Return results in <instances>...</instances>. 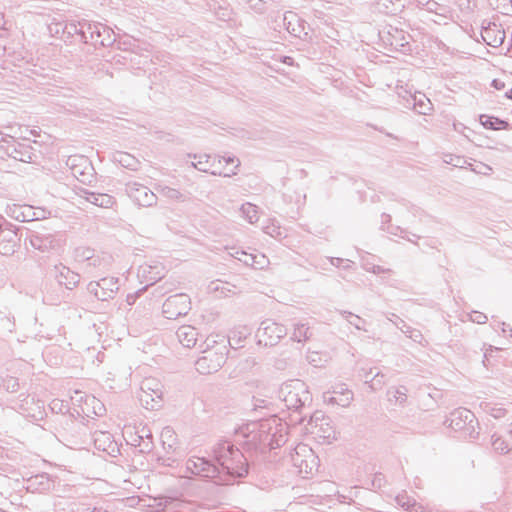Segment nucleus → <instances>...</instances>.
<instances>
[{"label":"nucleus","mask_w":512,"mask_h":512,"mask_svg":"<svg viewBox=\"0 0 512 512\" xmlns=\"http://www.w3.org/2000/svg\"><path fill=\"white\" fill-rule=\"evenodd\" d=\"M212 455L214 461L206 457H190L186 461V470L217 485H230L248 474V460L232 442L218 441L212 448Z\"/></svg>","instance_id":"f257e3e1"},{"label":"nucleus","mask_w":512,"mask_h":512,"mask_svg":"<svg viewBox=\"0 0 512 512\" xmlns=\"http://www.w3.org/2000/svg\"><path fill=\"white\" fill-rule=\"evenodd\" d=\"M279 418L272 415L268 418L258 421H252L240 428L239 433L245 438V447L247 450H260L265 452L271 441V431L276 428Z\"/></svg>","instance_id":"f03ea898"},{"label":"nucleus","mask_w":512,"mask_h":512,"mask_svg":"<svg viewBox=\"0 0 512 512\" xmlns=\"http://www.w3.org/2000/svg\"><path fill=\"white\" fill-rule=\"evenodd\" d=\"M278 397L285 403L287 409L297 412L312 402V395L307 385L300 379L283 383L279 388Z\"/></svg>","instance_id":"7ed1b4c3"},{"label":"nucleus","mask_w":512,"mask_h":512,"mask_svg":"<svg viewBox=\"0 0 512 512\" xmlns=\"http://www.w3.org/2000/svg\"><path fill=\"white\" fill-rule=\"evenodd\" d=\"M80 41L86 44L109 47L115 42L114 32L111 28L101 23H91L88 20L81 21Z\"/></svg>","instance_id":"20e7f679"},{"label":"nucleus","mask_w":512,"mask_h":512,"mask_svg":"<svg viewBox=\"0 0 512 512\" xmlns=\"http://www.w3.org/2000/svg\"><path fill=\"white\" fill-rule=\"evenodd\" d=\"M448 426L454 431L463 432L469 438H476L478 432L475 430V425L478 421L473 412L466 408H458L451 412L450 417L446 420Z\"/></svg>","instance_id":"39448f33"},{"label":"nucleus","mask_w":512,"mask_h":512,"mask_svg":"<svg viewBox=\"0 0 512 512\" xmlns=\"http://www.w3.org/2000/svg\"><path fill=\"white\" fill-rule=\"evenodd\" d=\"M24 242L40 252L59 251L62 247L60 238L56 234L46 231L26 229Z\"/></svg>","instance_id":"423d86ee"},{"label":"nucleus","mask_w":512,"mask_h":512,"mask_svg":"<svg viewBox=\"0 0 512 512\" xmlns=\"http://www.w3.org/2000/svg\"><path fill=\"white\" fill-rule=\"evenodd\" d=\"M66 165L79 182L91 185L96 181L95 169L87 157L82 155L69 156Z\"/></svg>","instance_id":"0eeeda50"},{"label":"nucleus","mask_w":512,"mask_h":512,"mask_svg":"<svg viewBox=\"0 0 512 512\" xmlns=\"http://www.w3.org/2000/svg\"><path fill=\"white\" fill-rule=\"evenodd\" d=\"M286 335V327L270 319L262 321L256 332L258 344L264 346H274Z\"/></svg>","instance_id":"6e6552de"},{"label":"nucleus","mask_w":512,"mask_h":512,"mask_svg":"<svg viewBox=\"0 0 512 512\" xmlns=\"http://www.w3.org/2000/svg\"><path fill=\"white\" fill-rule=\"evenodd\" d=\"M382 42L390 47L391 51L407 54L412 51L411 36L405 31L390 27L388 31L379 33Z\"/></svg>","instance_id":"1a4fd4ad"},{"label":"nucleus","mask_w":512,"mask_h":512,"mask_svg":"<svg viewBox=\"0 0 512 512\" xmlns=\"http://www.w3.org/2000/svg\"><path fill=\"white\" fill-rule=\"evenodd\" d=\"M191 310V300L187 294L179 293L168 297L162 305V313L167 319L185 316Z\"/></svg>","instance_id":"9d476101"},{"label":"nucleus","mask_w":512,"mask_h":512,"mask_svg":"<svg viewBox=\"0 0 512 512\" xmlns=\"http://www.w3.org/2000/svg\"><path fill=\"white\" fill-rule=\"evenodd\" d=\"M118 289V278L115 277H105L87 285V291L101 301L113 299Z\"/></svg>","instance_id":"9b49d317"},{"label":"nucleus","mask_w":512,"mask_h":512,"mask_svg":"<svg viewBox=\"0 0 512 512\" xmlns=\"http://www.w3.org/2000/svg\"><path fill=\"white\" fill-rule=\"evenodd\" d=\"M127 195L139 206L150 207L156 204L157 196L146 186L137 182L125 184Z\"/></svg>","instance_id":"f8f14e48"},{"label":"nucleus","mask_w":512,"mask_h":512,"mask_svg":"<svg viewBox=\"0 0 512 512\" xmlns=\"http://www.w3.org/2000/svg\"><path fill=\"white\" fill-rule=\"evenodd\" d=\"M226 362L224 352L208 351L195 362L196 370L203 375L217 372Z\"/></svg>","instance_id":"ddd939ff"},{"label":"nucleus","mask_w":512,"mask_h":512,"mask_svg":"<svg viewBox=\"0 0 512 512\" xmlns=\"http://www.w3.org/2000/svg\"><path fill=\"white\" fill-rule=\"evenodd\" d=\"M283 26L293 36L308 41L311 39L306 26L309 25L301 19L295 12L287 11L283 15Z\"/></svg>","instance_id":"4468645a"},{"label":"nucleus","mask_w":512,"mask_h":512,"mask_svg":"<svg viewBox=\"0 0 512 512\" xmlns=\"http://www.w3.org/2000/svg\"><path fill=\"white\" fill-rule=\"evenodd\" d=\"M51 274L56 279L59 285L64 286L66 289L72 290L80 282L81 276L72 271L69 267L59 263L53 267Z\"/></svg>","instance_id":"2eb2a0df"},{"label":"nucleus","mask_w":512,"mask_h":512,"mask_svg":"<svg viewBox=\"0 0 512 512\" xmlns=\"http://www.w3.org/2000/svg\"><path fill=\"white\" fill-rule=\"evenodd\" d=\"M481 37L491 47H500L505 40V32L495 22L484 20L481 26Z\"/></svg>","instance_id":"dca6fc26"},{"label":"nucleus","mask_w":512,"mask_h":512,"mask_svg":"<svg viewBox=\"0 0 512 512\" xmlns=\"http://www.w3.org/2000/svg\"><path fill=\"white\" fill-rule=\"evenodd\" d=\"M75 193L87 202L102 208H111L115 204V198L105 193H95L86 188L79 187Z\"/></svg>","instance_id":"f3484780"},{"label":"nucleus","mask_w":512,"mask_h":512,"mask_svg":"<svg viewBox=\"0 0 512 512\" xmlns=\"http://www.w3.org/2000/svg\"><path fill=\"white\" fill-rule=\"evenodd\" d=\"M295 455H292V462L293 465L299 468L300 473H311L312 472V465H309L308 459L305 458L301 460V462H298L299 456L304 455L305 457L311 458V463L314 462L315 456L312 451V449L308 448L307 445L300 444L295 448Z\"/></svg>","instance_id":"a211bd4d"},{"label":"nucleus","mask_w":512,"mask_h":512,"mask_svg":"<svg viewBox=\"0 0 512 512\" xmlns=\"http://www.w3.org/2000/svg\"><path fill=\"white\" fill-rule=\"evenodd\" d=\"M7 153L14 159L26 163L33 162L34 158L36 157L33 148L25 143H17L9 146L7 148Z\"/></svg>","instance_id":"6ab92c4d"},{"label":"nucleus","mask_w":512,"mask_h":512,"mask_svg":"<svg viewBox=\"0 0 512 512\" xmlns=\"http://www.w3.org/2000/svg\"><path fill=\"white\" fill-rule=\"evenodd\" d=\"M406 0H378L374 7L379 13L385 15H396L405 7Z\"/></svg>","instance_id":"aec40b11"},{"label":"nucleus","mask_w":512,"mask_h":512,"mask_svg":"<svg viewBox=\"0 0 512 512\" xmlns=\"http://www.w3.org/2000/svg\"><path fill=\"white\" fill-rule=\"evenodd\" d=\"M176 336L184 347L191 348L194 347L197 342L198 332L196 328L191 325H183L176 331Z\"/></svg>","instance_id":"412c9836"},{"label":"nucleus","mask_w":512,"mask_h":512,"mask_svg":"<svg viewBox=\"0 0 512 512\" xmlns=\"http://www.w3.org/2000/svg\"><path fill=\"white\" fill-rule=\"evenodd\" d=\"M271 441L268 443V450L281 447L287 440V424L283 423L279 418L276 428L271 431Z\"/></svg>","instance_id":"4be33fe9"},{"label":"nucleus","mask_w":512,"mask_h":512,"mask_svg":"<svg viewBox=\"0 0 512 512\" xmlns=\"http://www.w3.org/2000/svg\"><path fill=\"white\" fill-rule=\"evenodd\" d=\"M413 109L421 115H428L432 111L433 106L429 98L421 92L411 95Z\"/></svg>","instance_id":"5701e85b"},{"label":"nucleus","mask_w":512,"mask_h":512,"mask_svg":"<svg viewBox=\"0 0 512 512\" xmlns=\"http://www.w3.org/2000/svg\"><path fill=\"white\" fill-rule=\"evenodd\" d=\"M480 122L485 128L491 130H505L509 127L507 121L494 116L480 115Z\"/></svg>","instance_id":"b1692460"},{"label":"nucleus","mask_w":512,"mask_h":512,"mask_svg":"<svg viewBox=\"0 0 512 512\" xmlns=\"http://www.w3.org/2000/svg\"><path fill=\"white\" fill-rule=\"evenodd\" d=\"M324 399L328 404L347 407L353 399V393L350 390H345V392H340V395L327 396L325 394Z\"/></svg>","instance_id":"393cba45"},{"label":"nucleus","mask_w":512,"mask_h":512,"mask_svg":"<svg viewBox=\"0 0 512 512\" xmlns=\"http://www.w3.org/2000/svg\"><path fill=\"white\" fill-rule=\"evenodd\" d=\"M0 390L8 393H16L20 390L19 379L11 375L0 374Z\"/></svg>","instance_id":"a878e982"},{"label":"nucleus","mask_w":512,"mask_h":512,"mask_svg":"<svg viewBox=\"0 0 512 512\" xmlns=\"http://www.w3.org/2000/svg\"><path fill=\"white\" fill-rule=\"evenodd\" d=\"M115 161L122 167L135 171L138 169L139 161L131 154L119 152L115 155Z\"/></svg>","instance_id":"bb28decb"},{"label":"nucleus","mask_w":512,"mask_h":512,"mask_svg":"<svg viewBox=\"0 0 512 512\" xmlns=\"http://www.w3.org/2000/svg\"><path fill=\"white\" fill-rule=\"evenodd\" d=\"M489 5L503 15H512V0H487Z\"/></svg>","instance_id":"cd10ccee"},{"label":"nucleus","mask_w":512,"mask_h":512,"mask_svg":"<svg viewBox=\"0 0 512 512\" xmlns=\"http://www.w3.org/2000/svg\"><path fill=\"white\" fill-rule=\"evenodd\" d=\"M193 158L195 160H197V162H192V166L194 168H196L197 170H199L201 172H206V173L210 172L211 173V171H210L211 165L209 163L211 157L209 155H207V154L196 155L195 154V155H193Z\"/></svg>","instance_id":"c85d7f7f"},{"label":"nucleus","mask_w":512,"mask_h":512,"mask_svg":"<svg viewBox=\"0 0 512 512\" xmlns=\"http://www.w3.org/2000/svg\"><path fill=\"white\" fill-rule=\"evenodd\" d=\"M331 420L330 418L325 421L324 423H320L318 428H315L314 430L312 429V434H315L319 437H323V438H326V439H329L331 436L334 435V429L333 427L331 426Z\"/></svg>","instance_id":"c756f323"},{"label":"nucleus","mask_w":512,"mask_h":512,"mask_svg":"<svg viewBox=\"0 0 512 512\" xmlns=\"http://www.w3.org/2000/svg\"><path fill=\"white\" fill-rule=\"evenodd\" d=\"M329 419V417H327L324 412L322 411H315L310 417H309V420H308V423H307V430H309L310 432H312V429L314 430L315 428H318L319 424L321 423H324L325 421H327Z\"/></svg>","instance_id":"7c9ffc66"},{"label":"nucleus","mask_w":512,"mask_h":512,"mask_svg":"<svg viewBox=\"0 0 512 512\" xmlns=\"http://www.w3.org/2000/svg\"><path fill=\"white\" fill-rule=\"evenodd\" d=\"M243 216L250 222L255 223L258 221L257 206L251 203H245L241 207Z\"/></svg>","instance_id":"2f4dec72"},{"label":"nucleus","mask_w":512,"mask_h":512,"mask_svg":"<svg viewBox=\"0 0 512 512\" xmlns=\"http://www.w3.org/2000/svg\"><path fill=\"white\" fill-rule=\"evenodd\" d=\"M309 328L305 324L295 325L294 332L292 333L291 339L293 341L302 342L310 338Z\"/></svg>","instance_id":"473e14b6"},{"label":"nucleus","mask_w":512,"mask_h":512,"mask_svg":"<svg viewBox=\"0 0 512 512\" xmlns=\"http://www.w3.org/2000/svg\"><path fill=\"white\" fill-rule=\"evenodd\" d=\"M491 441L492 447L496 452L500 454H506L510 451L507 442L501 436L493 434L491 437Z\"/></svg>","instance_id":"72a5a7b5"},{"label":"nucleus","mask_w":512,"mask_h":512,"mask_svg":"<svg viewBox=\"0 0 512 512\" xmlns=\"http://www.w3.org/2000/svg\"><path fill=\"white\" fill-rule=\"evenodd\" d=\"M341 314L356 329L365 331V328L363 327V324H365L364 319H362L358 315H355L349 311H342Z\"/></svg>","instance_id":"f704fd0d"},{"label":"nucleus","mask_w":512,"mask_h":512,"mask_svg":"<svg viewBox=\"0 0 512 512\" xmlns=\"http://www.w3.org/2000/svg\"><path fill=\"white\" fill-rule=\"evenodd\" d=\"M161 279V276H151L149 280L153 281L151 285L156 283L158 280ZM150 286V284L144 286L143 288L139 289L137 292L128 294L126 297V302L129 306H132L135 304L136 300L143 294V292Z\"/></svg>","instance_id":"c9c22d12"},{"label":"nucleus","mask_w":512,"mask_h":512,"mask_svg":"<svg viewBox=\"0 0 512 512\" xmlns=\"http://www.w3.org/2000/svg\"><path fill=\"white\" fill-rule=\"evenodd\" d=\"M161 194L170 200L185 201L186 199L179 190L168 186L161 188Z\"/></svg>","instance_id":"e433bc0d"},{"label":"nucleus","mask_w":512,"mask_h":512,"mask_svg":"<svg viewBox=\"0 0 512 512\" xmlns=\"http://www.w3.org/2000/svg\"><path fill=\"white\" fill-rule=\"evenodd\" d=\"M223 160L226 162V164H233L234 165V169H232L230 172H225V173L213 170V171H211V174L212 175H220V176L222 175L224 177H230L232 175H235L236 174V169L240 165L239 159L236 158L235 156H228V157H223Z\"/></svg>","instance_id":"4c0bfd02"},{"label":"nucleus","mask_w":512,"mask_h":512,"mask_svg":"<svg viewBox=\"0 0 512 512\" xmlns=\"http://www.w3.org/2000/svg\"><path fill=\"white\" fill-rule=\"evenodd\" d=\"M79 28H81V21H78V22H69L65 25L64 27V30H63V34L64 35H67V38H72L73 36H79L80 37V30Z\"/></svg>","instance_id":"58836bf2"},{"label":"nucleus","mask_w":512,"mask_h":512,"mask_svg":"<svg viewBox=\"0 0 512 512\" xmlns=\"http://www.w3.org/2000/svg\"><path fill=\"white\" fill-rule=\"evenodd\" d=\"M444 162L454 167L462 168L467 163V160L463 156L447 154L444 156Z\"/></svg>","instance_id":"ea45409f"},{"label":"nucleus","mask_w":512,"mask_h":512,"mask_svg":"<svg viewBox=\"0 0 512 512\" xmlns=\"http://www.w3.org/2000/svg\"><path fill=\"white\" fill-rule=\"evenodd\" d=\"M407 392L408 389L405 386H399L395 388L393 391L389 390V394H393V397L395 398L396 402L400 405H403L407 400Z\"/></svg>","instance_id":"a19ab883"},{"label":"nucleus","mask_w":512,"mask_h":512,"mask_svg":"<svg viewBox=\"0 0 512 512\" xmlns=\"http://www.w3.org/2000/svg\"><path fill=\"white\" fill-rule=\"evenodd\" d=\"M0 238H1L0 241H5V242L13 241V242L17 243V241L19 240L17 232L15 230L3 229L2 224H0Z\"/></svg>","instance_id":"79ce46f5"},{"label":"nucleus","mask_w":512,"mask_h":512,"mask_svg":"<svg viewBox=\"0 0 512 512\" xmlns=\"http://www.w3.org/2000/svg\"><path fill=\"white\" fill-rule=\"evenodd\" d=\"M245 3L250 9L254 10L257 13H264L266 10L265 0H241Z\"/></svg>","instance_id":"37998d69"},{"label":"nucleus","mask_w":512,"mask_h":512,"mask_svg":"<svg viewBox=\"0 0 512 512\" xmlns=\"http://www.w3.org/2000/svg\"><path fill=\"white\" fill-rule=\"evenodd\" d=\"M16 246H17V243L13 242V241H10V242L0 241V254H2L4 256L12 255L16 251Z\"/></svg>","instance_id":"c03bdc74"},{"label":"nucleus","mask_w":512,"mask_h":512,"mask_svg":"<svg viewBox=\"0 0 512 512\" xmlns=\"http://www.w3.org/2000/svg\"><path fill=\"white\" fill-rule=\"evenodd\" d=\"M236 254H241V257L235 256V258L242 263H244L246 266L254 267L253 259H254V253H248L244 250L236 249Z\"/></svg>","instance_id":"a18cd8bd"},{"label":"nucleus","mask_w":512,"mask_h":512,"mask_svg":"<svg viewBox=\"0 0 512 512\" xmlns=\"http://www.w3.org/2000/svg\"><path fill=\"white\" fill-rule=\"evenodd\" d=\"M386 318L391 321L399 330H401L404 333V330L409 327V325L406 324V322L401 319L398 315L394 313L386 314Z\"/></svg>","instance_id":"49530a36"},{"label":"nucleus","mask_w":512,"mask_h":512,"mask_svg":"<svg viewBox=\"0 0 512 512\" xmlns=\"http://www.w3.org/2000/svg\"><path fill=\"white\" fill-rule=\"evenodd\" d=\"M94 255V250L88 247H80L76 250L77 258L83 261H90Z\"/></svg>","instance_id":"de8ad7c7"},{"label":"nucleus","mask_w":512,"mask_h":512,"mask_svg":"<svg viewBox=\"0 0 512 512\" xmlns=\"http://www.w3.org/2000/svg\"><path fill=\"white\" fill-rule=\"evenodd\" d=\"M404 334L412 339L414 342L421 344L423 340V335L420 330L414 329L411 326L407 327L406 330H404Z\"/></svg>","instance_id":"09e8293b"},{"label":"nucleus","mask_w":512,"mask_h":512,"mask_svg":"<svg viewBox=\"0 0 512 512\" xmlns=\"http://www.w3.org/2000/svg\"><path fill=\"white\" fill-rule=\"evenodd\" d=\"M254 269H263L269 263L268 258L262 253H254L253 259Z\"/></svg>","instance_id":"8fccbe9b"},{"label":"nucleus","mask_w":512,"mask_h":512,"mask_svg":"<svg viewBox=\"0 0 512 512\" xmlns=\"http://www.w3.org/2000/svg\"><path fill=\"white\" fill-rule=\"evenodd\" d=\"M428 12H433L438 15H442L446 10L445 7L434 0H430L424 7Z\"/></svg>","instance_id":"3c124183"},{"label":"nucleus","mask_w":512,"mask_h":512,"mask_svg":"<svg viewBox=\"0 0 512 512\" xmlns=\"http://www.w3.org/2000/svg\"><path fill=\"white\" fill-rule=\"evenodd\" d=\"M384 377H385V375L382 374L381 372H379V371L375 372V374L371 378L370 387L373 390L380 388L384 383Z\"/></svg>","instance_id":"603ef678"},{"label":"nucleus","mask_w":512,"mask_h":512,"mask_svg":"<svg viewBox=\"0 0 512 512\" xmlns=\"http://www.w3.org/2000/svg\"><path fill=\"white\" fill-rule=\"evenodd\" d=\"M380 229L392 235L406 233V230L402 229L400 226H396L393 224H389L388 226L381 225Z\"/></svg>","instance_id":"864d4df0"},{"label":"nucleus","mask_w":512,"mask_h":512,"mask_svg":"<svg viewBox=\"0 0 512 512\" xmlns=\"http://www.w3.org/2000/svg\"><path fill=\"white\" fill-rule=\"evenodd\" d=\"M126 441L127 443L135 447H138L141 442H144L143 436H140L138 431H136L135 433L130 432L129 438H126Z\"/></svg>","instance_id":"5fc2aeb1"},{"label":"nucleus","mask_w":512,"mask_h":512,"mask_svg":"<svg viewBox=\"0 0 512 512\" xmlns=\"http://www.w3.org/2000/svg\"><path fill=\"white\" fill-rule=\"evenodd\" d=\"M497 351H499V349L497 347L492 346V345H490L489 348H487L485 350L484 357H483V364H484V366L488 367L490 365L491 358L493 357V353L497 352Z\"/></svg>","instance_id":"6e6d98bb"},{"label":"nucleus","mask_w":512,"mask_h":512,"mask_svg":"<svg viewBox=\"0 0 512 512\" xmlns=\"http://www.w3.org/2000/svg\"><path fill=\"white\" fill-rule=\"evenodd\" d=\"M330 262L333 266L335 267H340L343 263H345V265H343V268L344 269H349L352 267L353 265V262L350 261V260H344L342 258H337V257H333L330 259Z\"/></svg>","instance_id":"4d7b16f0"},{"label":"nucleus","mask_w":512,"mask_h":512,"mask_svg":"<svg viewBox=\"0 0 512 512\" xmlns=\"http://www.w3.org/2000/svg\"><path fill=\"white\" fill-rule=\"evenodd\" d=\"M153 441L152 440H144V442H141L139 447V451L141 453H149L153 449Z\"/></svg>","instance_id":"13d9d810"},{"label":"nucleus","mask_w":512,"mask_h":512,"mask_svg":"<svg viewBox=\"0 0 512 512\" xmlns=\"http://www.w3.org/2000/svg\"><path fill=\"white\" fill-rule=\"evenodd\" d=\"M473 314L472 321L475 323L484 324L488 320L487 316L482 312L474 311Z\"/></svg>","instance_id":"bf43d9fd"},{"label":"nucleus","mask_w":512,"mask_h":512,"mask_svg":"<svg viewBox=\"0 0 512 512\" xmlns=\"http://www.w3.org/2000/svg\"><path fill=\"white\" fill-rule=\"evenodd\" d=\"M407 212L411 213L413 217L421 216L423 213V210L415 205H407L406 206Z\"/></svg>","instance_id":"052dcab7"},{"label":"nucleus","mask_w":512,"mask_h":512,"mask_svg":"<svg viewBox=\"0 0 512 512\" xmlns=\"http://www.w3.org/2000/svg\"><path fill=\"white\" fill-rule=\"evenodd\" d=\"M384 476L381 473L375 474L372 480V485L375 488H381L383 486Z\"/></svg>","instance_id":"680f3d73"},{"label":"nucleus","mask_w":512,"mask_h":512,"mask_svg":"<svg viewBox=\"0 0 512 512\" xmlns=\"http://www.w3.org/2000/svg\"><path fill=\"white\" fill-rule=\"evenodd\" d=\"M287 366H288V362L284 358H278L274 362V367L277 370H285L287 368Z\"/></svg>","instance_id":"e2e57ef3"},{"label":"nucleus","mask_w":512,"mask_h":512,"mask_svg":"<svg viewBox=\"0 0 512 512\" xmlns=\"http://www.w3.org/2000/svg\"><path fill=\"white\" fill-rule=\"evenodd\" d=\"M92 401L96 402V404H97V406L96 405L93 406L95 414L98 416H101L102 412L105 411L103 404L99 400H96L94 397H93Z\"/></svg>","instance_id":"0e129e2a"},{"label":"nucleus","mask_w":512,"mask_h":512,"mask_svg":"<svg viewBox=\"0 0 512 512\" xmlns=\"http://www.w3.org/2000/svg\"><path fill=\"white\" fill-rule=\"evenodd\" d=\"M140 436H143V440H152V433L150 429L146 427H142L141 430L138 431Z\"/></svg>","instance_id":"69168bd1"},{"label":"nucleus","mask_w":512,"mask_h":512,"mask_svg":"<svg viewBox=\"0 0 512 512\" xmlns=\"http://www.w3.org/2000/svg\"><path fill=\"white\" fill-rule=\"evenodd\" d=\"M491 86L496 90H502L505 88V83L500 79H493Z\"/></svg>","instance_id":"338daca9"},{"label":"nucleus","mask_w":512,"mask_h":512,"mask_svg":"<svg viewBox=\"0 0 512 512\" xmlns=\"http://www.w3.org/2000/svg\"><path fill=\"white\" fill-rule=\"evenodd\" d=\"M389 224H391V215L387 213H382L381 225L388 226Z\"/></svg>","instance_id":"774afa93"}]
</instances>
